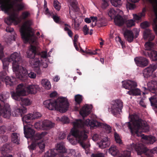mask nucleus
<instances>
[{
    "label": "nucleus",
    "instance_id": "nucleus-1",
    "mask_svg": "<svg viewBox=\"0 0 157 157\" xmlns=\"http://www.w3.org/2000/svg\"><path fill=\"white\" fill-rule=\"evenodd\" d=\"M129 118L130 121L127 124L132 134L141 137V141L144 144H152L155 141L156 139L154 136H148L141 134V132H146L149 130V126L145 121L140 119L136 114L129 116Z\"/></svg>",
    "mask_w": 157,
    "mask_h": 157
},
{
    "label": "nucleus",
    "instance_id": "nucleus-2",
    "mask_svg": "<svg viewBox=\"0 0 157 157\" xmlns=\"http://www.w3.org/2000/svg\"><path fill=\"white\" fill-rule=\"evenodd\" d=\"M77 128L81 129L73 126L71 130L70 134L68 136L67 139L69 142L73 145L76 144L77 143H79L82 147L85 150L86 153L87 155L90 153L89 147L90 144L89 142L86 144L83 142V141L87 138L86 133L87 131L84 130L81 131Z\"/></svg>",
    "mask_w": 157,
    "mask_h": 157
},
{
    "label": "nucleus",
    "instance_id": "nucleus-3",
    "mask_svg": "<svg viewBox=\"0 0 157 157\" xmlns=\"http://www.w3.org/2000/svg\"><path fill=\"white\" fill-rule=\"evenodd\" d=\"M44 106L50 110H57L64 113L67 110L69 104L67 99L65 97H59L56 100H47L43 102Z\"/></svg>",
    "mask_w": 157,
    "mask_h": 157
},
{
    "label": "nucleus",
    "instance_id": "nucleus-4",
    "mask_svg": "<svg viewBox=\"0 0 157 157\" xmlns=\"http://www.w3.org/2000/svg\"><path fill=\"white\" fill-rule=\"evenodd\" d=\"M32 24L30 20L25 22L21 28L20 32L22 38L25 43L28 42L37 46L39 43L34 35L33 30L31 27Z\"/></svg>",
    "mask_w": 157,
    "mask_h": 157
},
{
    "label": "nucleus",
    "instance_id": "nucleus-5",
    "mask_svg": "<svg viewBox=\"0 0 157 157\" xmlns=\"http://www.w3.org/2000/svg\"><path fill=\"white\" fill-rule=\"evenodd\" d=\"M74 127H77L82 129H86V126H93L98 125L104 128L107 133H109L111 131V127L108 125L102 123L94 121L93 119H87L84 122L80 119H76L72 122Z\"/></svg>",
    "mask_w": 157,
    "mask_h": 157
},
{
    "label": "nucleus",
    "instance_id": "nucleus-6",
    "mask_svg": "<svg viewBox=\"0 0 157 157\" xmlns=\"http://www.w3.org/2000/svg\"><path fill=\"white\" fill-rule=\"evenodd\" d=\"M69 4V13L71 18L74 20V27L75 30L79 29L80 25L82 21V18L80 16H76V13L79 9L77 5L76 0H68Z\"/></svg>",
    "mask_w": 157,
    "mask_h": 157
},
{
    "label": "nucleus",
    "instance_id": "nucleus-7",
    "mask_svg": "<svg viewBox=\"0 0 157 157\" xmlns=\"http://www.w3.org/2000/svg\"><path fill=\"white\" fill-rule=\"evenodd\" d=\"M128 149L131 150H135L137 152L138 155H141L143 153H144L147 157H152V153H157V147L154 148L151 151L143 144L138 143L136 144H132L128 147Z\"/></svg>",
    "mask_w": 157,
    "mask_h": 157
},
{
    "label": "nucleus",
    "instance_id": "nucleus-8",
    "mask_svg": "<svg viewBox=\"0 0 157 157\" xmlns=\"http://www.w3.org/2000/svg\"><path fill=\"white\" fill-rule=\"evenodd\" d=\"M12 66L13 71L15 72L16 77L21 80H25L27 76V70L21 66V60L12 62Z\"/></svg>",
    "mask_w": 157,
    "mask_h": 157
},
{
    "label": "nucleus",
    "instance_id": "nucleus-9",
    "mask_svg": "<svg viewBox=\"0 0 157 157\" xmlns=\"http://www.w3.org/2000/svg\"><path fill=\"white\" fill-rule=\"evenodd\" d=\"M122 86L125 89L129 90L127 94L130 95H138L141 94L140 90L138 89H133L137 86L136 83L134 81L130 80L122 81Z\"/></svg>",
    "mask_w": 157,
    "mask_h": 157
},
{
    "label": "nucleus",
    "instance_id": "nucleus-10",
    "mask_svg": "<svg viewBox=\"0 0 157 157\" xmlns=\"http://www.w3.org/2000/svg\"><path fill=\"white\" fill-rule=\"evenodd\" d=\"M123 107L121 100L117 99L113 101L108 108V111L114 115L120 114Z\"/></svg>",
    "mask_w": 157,
    "mask_h": 157
},
{
    "label": "nucleus",
    "instance_id": "nucleus-11",
    "mask_svg": "<svg viewBox=\"0 0 157 157\" xmlns=\"http://www.w3.org/2000/svg\"><path fill=\"white\" fill-rule=\"evenodd\" d=\"M26 87L22 84L18 85L16 89V92L12 91L10 92L12 98L16 100H19L21 96H25L27 95Z\"/></svg>",
    "mask_w": 157,
    "mask_h": 157
},
{
    "label": "nucleus",
    "instance_id": "nucleus-12",
    "mask_svg": "<svg viewBox=\"0 0 157 157\" xmlns=\"http://www.w3.org/2000/svg\"><path fill=\"white\" fill-rule=\"evenodd\" d=\"M21 60L20 53L14 52L8 58L2 60L3 64V68L4 70L7 71L9 62H16Z\"/></svg>",
    "mask_w": 157,
    "mask_h": 157
},
{
    "label": "nucleus",
    "instance_id": "nucleus-13",
    "mask_svg": "<svg viewBox=\"0 0 157 157\" xmlns=\"http://www.w3.org/2000/svg\"><path fill=\"white\" fill-rule=\"evenodd\" d=\"M47 132H43L41 133H36L32 138V143L30 146H29L30 150H34L36 146V142L39 141V140L43 139L44 140V138L47 135Z\"/></svg>",
    "mask_w": 157,
    "mask_h": 157
},
{
    "label": "nucleus",
    "instance_id": "nucleus-14",
    "mask_svg": "<svg viewBox=\"0 0 157 157\" xmlns=\"http://www.w3.org/2000/svg\"><path fill=\"white\" fill-rule=\"evenodd\" d=\"M5 71L2 72L0 74V78L2 79V81L4 79L6 84L7 86H11L15 84V78L13 77H9L6 76L5 77L7 71L4 70Z\"/></svg>",
    "mask_w": 157,
    "mask_h": 157
},
{
    "label": "nucleus",
    "instance_id": "nucleus-15",
    "mask_svg": "<svg viewBox=\"0 0 157 157\" xmlns=\"http://www.w3.org/2000/svg\"><path fill=\"white\" fill-rule=\"evenodd\" d=\"M11 115V109L10 106L8 103L5 104L2 109L0 111V123L2 122L1 118V116L3 117L9 118Z\"/></svg>",
    "mask_w": 157,
    "mask_h": 157
},
{
    "label": "nucleus",
    "instance_id": "nucleus-16",
    "mask_svg": "<svg viewBox=\"0 0 157 157\" xmlns=\"http://www.w3.org/2000/svg\"><path fill=\"white\" fill-rule=\"evenodd\" d=\"M24 133L27 138H32L34 136L35 131L33 129V125L30 124H26L24 125Z\"/></svg>",
    "mask_w": 157,
    "mask_h": 157
},
{
    "label": "nucleus",
    "instance_id": "nucleus-17",
    "mask_svg": "<svg viewBox=\"0 0 157 157\" xmlns=\"http://www.w3.org/2000/svg\"><path fill=\"white\" fill-rule=\"evenodd\" d=\"M40 88L39 85L36 84H31L26 87V90L28 94H35L40 90Z\"/></svg>",
    "mask_w": 157,
    "mask_h": 157
},
{
    "label": "nucleus",
    "instance_id": "nucleus-18",
    "mask_svg": "<svg viewBox=\"0 0 157 157\" xmlns=\"http://www.w3.org/2000/svg\"><path fill=\"white\" fill-rule=\"evenodd\" d=\"M92 106L91 105H86L81 109L79 113L80 115L84 117L88 115L91 112Z\"/></svg>",
    "mask_w": 157,
    "mask_h": 157
},
{
    "label": "nucleus",
    "instance_id": "nucleus-19",
    "mask_svg": "<svg viewBox=\"0 0 157 157\" xmlns=\"http://www.w3.org/2000/svg\"><path fill=\"white\" fill-rule=\"evenodd\" d=\"M156 81H157V79H155V81H153V82L151 81L148 82L147 84V89L145 87H143V90L145 91V92L143 93L144 94L147 93V91H148V90L151 91V92L153 94L156 92L155 87L157 84Z\"/></svg>",
    "mask_w": 157,
    "mask_h": 157
},
{
    "label": "nucleus",
    "instance_id": "nucleus-20",
    "mask_svg": "<svg viewBox=\"0 0 157 157\" xmlns=\"http://www.w3.org/2000/svg\"><path fill=\"white\" fill-rule=\"evenodd\" d=\"M134 60L137 65L141 67H145L148 63L147 59L142 57H136L134 59Z\"/></svg>",
    "mask_w": 157,
    "mask_h": 157
},
{
    "label": "nucleus",
    "instance_id": "nucleus-21",
    "mask_svg": "<svg viewBox=\"0 0 157 157\" xmlns=\"http://www.w3.org/2000/svg\"><path fill=\"white\" fill-rule=\"evenodd\" d=\"M155 64H152L146 68L144 71L143 75L145 78H147L151 76L152 72L156 69Z\"/></svg>",
    "mask_w": 157,
    "mask_h": 157
},
{
    "label": "nucleus",
    "instance_id": "nucleus-22",
    "mask_svg": "<svg viewBox=\"0 0 157 157\" xmlns=\"http://www.w3.org/2000/svg\"><path fill=\"white\" fill-rule=\"evenodd\" d=\"M123 12L121 10L119 9H117L115 10L114 9L112 8H110L107 11V14L109 17L111 18L114 17H115L118 14H123Z\"/></svg>",
    "mask_w": 157,
    "mask_h": 157
},
{
    "label": "nucleus",
    "instance_id": "nucleus-23",
    "mask_svg": "<svg viewBox=\"0 0 157 157\" xmlns=\"http://www.w3.org/2000/svg\"><path fill=\"white\" fill-rule=\"evenodd\" d=\"M36 47L32 45L29 46L28 51L27 52V56L28 58L33 59L36 53Z\"/></svg>",
    "mask_w": 157,
    "mask_h": 157
},
{
    "label": "nucleus",
    "instance_id": "nucleus-24",
    "mask_svg": "<svg viewBox=\"0 0 157 157\" xmlns=\"http://www.w3.org/2000/svg\"><path fill=\"white\" fill-rule=\"evenodd\" d=\"M99 148L104 149L109 146L110 144L109 139L107 137H105L102 139L99 142L97 143Z\"/></svg>",
    "mask_w": 157,
    "mask_h": 157
},
{
    "label": "nucleus",
    "instance_id": "nucleus-25",
    "mask_svg": "<svg viewBox=\"0 0 157 157\" xmlns=\"http://www.w3.org/2000/svg\"><path fill=\"white\" fill-rule=\"evenodd\" d=\"M27 112V108L25 107L19 108H16L12 112V115L13 116H18L22 115Z\"/></svg>",
    "mask_w": 157,
    "mask_h": 157
},
{
    "label": "nucleus",
    "instance_id": "nucleus-26",
    "mask_svg": "<svg viewBox=\"0 0 157 157\" xmlns=\"http://www.w3.org/2000/svg\"><path fill=\"white\" fill-rule=\"evenodd\" d=\"M40 60H41L37 56H36L34 59H33L30 61V64L33 68H39L41 64L43 66L42 63L43 62L41 61V62H40Z\"/></svg>",
    "mask_w": 157,
    "mask_h": 157
},
{
    "label": "nucleus",
    "instance_id": "nucleus-27",
    "mask_svg": "<svg viewBox=\"0 0 157 157\" xmlns=\"http://www.w3.org/2000/svg\"><path fill=\"white\" fill-rule=\"evenodd\" d=\"M10 146L8 144H5L0 149V151L3 155L2 157H12L11 155H8L7 153L9 152L10 150Z\"/></svg>",
    "mask_w": 157,
    "mask_h": 157
},
{
    "label": "nucleus",
    "instance_id": "nucleus-28",
    "mask_svg": "<svg viewBox=\"0 0 157 157\" xmlns=\"http://www.w3.org/2000/svg\"><path fill=\"white\" fill-rule=\"evenodd\" d=\"M155 88L156 92L154 94H155V95H153L151 98H149V100L151 102L152 105H154L155 108L154 109L155 111H157V83L156 85Z\"/></svg>",
    "mask_w": 157,
    "mask_h": 157
},
{
    "label": "nucleus",
    "instance_id": "nucleus-29",
    "mask_svg": "<svg viewBox=\"0 0 157 157\" xmlns=\"http://www.w3.org/2000/svg\"><path fill=\"white\" fill-rule=\"evenodd\" d=\"M43 130H47L53 127L55 124L48 120H44L42 121Z\"/></svg>",
    "mask_w": 157,
    "mask_h": 157
},
{
    "label": "nucleus",
    "instance_id": "nucleus-30",
    "mask_svg": "<svg viewBox=\"0 0 157 157\" xmlns=\"http://www.w3.org/2000/svg\"><path fill=\"white\" fill-rule=\"evenodd\" d=\"M40 56L42 58V59H40L41 61L42 62H43L42 63L43 67L45 68L47 67L48 66V61L46 58L47 56V52L46 51L42 52L40 54Z\"/></svg>",
    "mask_w": 157,
    "mask_h": 157
},
{
    "label": "nucleus",
    "instance_id": "nucleus-31",
    "mask_svg": "<svg viewBox=\"0 0 157 157\" xmlns=\"http://www.w3.org/2000/svg\"><path fill=\"white\" fill-rule=\"evenodd\" d=\"M56 149L57 152L63 154L67 152L64 143L63 142L57 144L56 147Z\"/></svg>",
    "mask_w": 157,
    "mask_h": 157
},
{
    "label": "nucleus",
    "instance_id": "nucleus-32",
    "mask_svg": "<svg viewBox=\"0 0 157 157\" xmlns=\"http://www.w3.org/2000/svg\"><path fill=\"white\" fill-rule=\"evenodd\" d=\"M122 14H118L115 17L114 22L116 25L120 26L122 25L124 22V18L121 15Z\"/></svg>",
    "mask_w": 157,
    "mask_h": 157
},
{
    "label": "nucleus",
    "instance_id": "nucleus-33",
    "mask_svg": "<svg viewBox=\"0 0 157 157\" xmlns=\"http://www.w3.org/2000/svg\"><path fill=\"white\" fill-rule=\"evenodd\" d=\"M146 11V10L144 8L143 9L142 12L139 13L138 15L133 14V19L135 20L138 21H141L142 18L144 17L145 16V12Z\"/></svg>",
    "mask_w": 157,
    "mask_h": 157
},
{
    "label": "nucleus",
    "instance_id": "nucleus-34",
    "mask_svg": "<svg viewBox=\"0 0 157 157\" xmlns=\"http://www.w3.org/2000/svg\"><path fill=\"white\" fill-rule=\"evenodd\" d=\"M18 101H20L21 105L24 106H29L31 105L32 101L28 98H21Z\"/></svg>",
    "mask_w": 157,
    "mask_h": 157
},
{
    "label": "nucleus",
    "instance_id": "nucleus-35",
    "mask_svg": "<svg viewBox=\"0 0 157 157\" xmlns=\"http://www.w3.org/2000/svg\"><path fill=\"white\" fill-rule=\"evenodd\" d=\"M124 35L128 41L131 42L133 39V34L132 31L126 30L124 33Z\"/></svg>",
    "mask_w": 157,
    "mask_h": 157
},
{
    "label": "nucleus",
    "instance_id": "nucleus-36",
    "mask_svg": "<svg viewBox=\"0 0 157 157\" xmlns=\"http://www.w3.org/2000/svg\"><path fill=\"white\" fill-rule=\"evenodd\" d=\"M41 85L45 89L49 90L51 87V85L50 81L47 79H43L41 81Z\"/></svg>",
    "mask_w": 157,
    "mask_h": 157
},
{
    "label": "nucleus",
    "instance_id": "nucleus-37",
    "mask_svg": "<svg viewBox=\"0 0 157 157\" xmlns=\"http://www.w3.org/2000/svg\"><path fill=\"white\" fill-rule=\"evenodd\" d=\"M154 37L151 35V30L147 29L145 30L144 33V38L145 40L148 39L150 40H152Z\"/></svg>",
    "mask_w": 157,
    "mask_h": 157
},
{
    "label": "nucleus",
    "instance_id": "nucleus-38",
    "mask_svg": "<svg viewBox=\"0 0 157 157\" xmlns=\"http://www.w3.org/2000/svg\"><path fill=\"white\" fill-rule=\"evenodd\" d=\"M32 115L31 113L28 114L22 117V119L24 125L29 123L31 120H33Z\"/></svg>",
    "mask_w": 157,
    "mask_h": 157
},
{
    "label": "nucleus",
    "instance_id": "nucleus-39",
    "mask_svg": "<svg viewBox=\"0 0 157 157\" xmlns=\"http://www.w3.org/2000/svg\"><path fill=\"white\" fill-rule=\"evenodd\" d=\"M109 152L112 155L115 156L119 152V151L116 146L112 145L109 149Z\"/></svg>",
    "mask_w": 157,
    "mask_h": 157
},
{
    "label": "nucleus",
    "instance_id": "nucleus-40",
    "mask_svg": "<svg viewBox=\"0 0 157 157\" xmlns=\"http://www.w3.org/2000/svg\"><path fill=\"white\" fill-rule=\"evenodd\" d=\"M97 26L100 27L106 25V21L104 18L98 17L97 21Z\"/></svg>",
    "mask_w": 157,
    "mask_h": 157
},
{
    "label": "nucleus",
    "instance_id": "nucleus-41",
    "mask_svg": "<svg viewBox=\"0 0 157 157\" xmlns=\"http://www.w3.org/2000/svg\"><path fill=\"white\" fill-rule=\"evenodd\" d=\"M9 95L8 93H3L0 95V100L4 103V105L6 103L9 104L6 101V99L9 98Z\"/></svg>",
    "mask_w": 157,
    "mask_h": 157
},
{
    "label": "nucleus",
    "instance_id": "nucleus-42",
    "mask_svg": "<svg viewBox=\"0 0 157 157\" xmlns=\"http://www.w3.org/2000/svg\"><path fill=\"white\" fill-rule=\"evenodd\" d=\"M147 55L150 57L151 59L153 61L157 60V52L154 51H152L151 52H147ZM147 56V54H145Z\"/></svg>",
    "mask_w": 157,
    "mask_h": 157
},
{
    "label": "nucleus",
    "instance_id": "nucleus-43",
    "mask_svg": "<svg viewBox=\"0 0 157 157\" xmlns=\"http://www.w3.org/2000/svg\"><path fill=\"white\" fill-rule=\"evenodd\" d=\"M19 135L16 133H13L11 135V140L13 143L18 144L19 142Z\"/></svg>",
    "mask_w": 157,
    "mask_h": 157
},
{
    "label": "nucleus",
    "instance_id": "nucleus-44",
    "mask_svg": "<svg viewBox=\"0 0 157 157\" xmlns=\"http://www.w3.org/2000/svg\"><path fill=\"white\" fill-rule=\"evenodd\" d=\"M46 142L45 140H42L36 142V146L38 145L40 149L44 150Z\"/></svg>",
    "mask_w": 157,
    "mask_h": 157
},
{
    "label": "nucleus",
    "instance_id": "nucleus-45",
    "mask_svg": "<svg viewBox=\"0 0 157 157\" xmlns=\"http://www.w3.org/2000/svg\"><path fill=\"white\" fill-rule=\"evenodd\" d=\"M56 154L53 150H49L45 154L44 157H55Z\"/></svg>",
    "mask_w": 157,
    "mask_h": 157
},
{
    "label": "nucleus",
    "instance_id": "nucleus-46",
    "mask_svg": "<svg viewBox=\"0 0 157 157\" xmlns=\"http://www.w3.org/2000/svg\"><path fill=\"white\" fill-rule=\"evenodd\" d=\"M34 126L37 129L43 130L42 121H38L35 122L34 124Z\"/></svg>",
    "mask_w": 157,
    "mask_h": 157
},
{
    "label": "nucleus",
    "instance_id": "nucleus-47",
    "mask_svg": "<svg viewBox=\"0 0 157 157\" xmlns=\"http://www.w3.org/2000/svg\"><path fill=\"white\" fill-rule=\"evenodd\" d=\"M56 120L58 121H61L63 123H68L69 121L68 118L66 116H63L60 118L59 117H57Z\"/></svg>",
    "mask_w": 157,
    "mask_h": 157
},
{
    "label": "nucleus",
    "instance_id": "nucleus-48",
    "mask_svg": "<svg viewBox=\"0 0 157 157\" xmlns=\"http://www.w3.org/2000/svg\"><path fill=\"white\" fill-rule=\"evenodd\" d=\"M30 13L29 12L25 11L22 13L20 16V18L22 19H25L30 17Z\"/></svg>",
    "mask_w": 157,
    "mask_h": 157
},
{
    "label": "nucleus",
    "instance_id": "nucleus-49",
    "mask_svg": "<svg viewBox=\"0 0 157 157\" xmlns=\"http://www.w3.org/2000/svg\"><path fill=\"white\" fill-rule=\"evenodd\" d=\"M33 120L37 119L40 117L42 115L41 114L37 112H34L33 113H31Z\"/></svg>",
    "mask_w": 157,
    "mask_h": 157
},
{
    "label": "nucleus",
    "instance_id": "nucleus-50",
    "mask_svg": "<svg viewBox=\"0 0 157 157\" xmlns=\"http://www.w3.org/2000/svg\"><path fill=\"white\" fill-rule=\"evenodd\" d=\"M53 6L57 11L59 10L61 8L60 4L57 0H54Z\"/></svg>",
    "mask_w": 157,
    "mask_h": 157
},
{
    "label": "nucleus",
    "instance_id": "nucleus-51",
    "mask_svg": "<svg viewBox=\"0 0 157 157\" xmlns=\"http://www.w3.org/2000/svg\"><path fill=\"white\" fill-rule=\"evenodd\" d=\"M153 44L152 42H147L145 44L146 50H151L153 48Z\"/></svg>",
    "mask_w": 157,
    "mask_h": 157
},
{
    "label": "nucleus",
    "instance_id": "nucleus-52",
    "mask_svg": "<svg viewBox=\"0 0 157 157\" xmlns=\"http://www.w3.org/2000/svg\"><path fill=\"white\" fill-rule=\"evenodd\" d=\"M110 1L112 5L115 7L121 5V0H111Z\"/></svg>",
    "mask_w": 157,
    "mask_h": 157
},
{
    "label": "nucleus",
    "instance_id": "nucleus-53",
    "mask_svg": "<svg viewBox=\"0 0 157 157\" xmlns=\"http://www.w3.org/2000/svg\"><path fill=\"white\" fill-rule=\"evenodd\" d=\"M130 155V151L126 150L122 152L120 156L121 157H129Z\"/></svg>",
    "mask_w": 157,
    "mask_h": 157
},
{
    "label": "nucleus",
    "instance_id": "nucleus-54",
    "mask_svg": "<svg viewBox=\"0 0 157 157\" xmlns=\"http://www.w3.org/2000/svg\"><path fill=\"white\" fill-rule=\"evenodd\" d=\"M75 100L76 102L78 104H79L82 100V98L81 95L78 94L75 96Z\"/></svg>",
    "mask_w": 157,
    "mask_h": 157
},
{
    "label": "nucleus",
    "instance_id": "nucleus-55",
    "mask_svg": "<svg viewBox=\"0 0 157 157\" xmlns=\"http://www.w3.org/2000/svg\"><path fill=\"white\" fill-rule=\"evenodd\" d=\"M91 26L92 27H94V26H95V25H97V20L98 19V18L97 17H91Z\"/></svg>",
    "mask_w": 157,
    "mask_h": 157
},
{
    "label": "nucleus",
    "instance_id": "nucleus-56",
    "mask_svg": "<svg viewBox=\"0 0 157 157\" xmlns=\"http://www.w3.org/2000/svg\"><path fill=\"white\" fill-rule=\"evenodd\" d=\"M114 137L116 142L120 144L122 143V140L119 135L116 132L114 133Z\"/></svg>",
    "mask_w": 157,
    "mask_h": 157
},
{
    "label": "nucleus",
    "instance_id": "nucleus-57",
    "mask_svg": "<svg viewBox=\"0 0 157 157\" xmlns=\"http://www.w3.org/2000/svg\"><path fill=\"white\" fill-rule=\"evenodd\" d=\"M126 25L128 27H131L135 25V21L132 19L127 20L126 22Z\"/></svg>",
    "mask_w": 157,
    "mask_h": 157
},
{
    "label": "nucleus",
    "instance_id": "nucleus-58",
    "mask_svg": "<svg viewBox=\"0 0 157 157\" xmlns=\"http://www.w3.org/2000/svg\"><path fill=\"white\" fill-rule=\"evenodd\" d=\"M110 0H102L101 7L103 9H105L109 5Z\"/></svg>",
    "mask_w": 157,
    "mask_h": 157
},
{
    "label": "nucleus",
    "instance_id": "nucleus-59",
    "mask_svg": "<svg viewBox=\"0 0 157 157\" xmlns=\"http://www.w3.org/2000/svg\"><path fill=\"white\" fill-rule=\"evenodd\" d=\"M126 6L127 9H129L130 10H133L136 7L135 5L131 4L128 2L126 4Z\"/></svg>",
    "mask_w": 157,
    "mask_h": 157
},
{
    "label": "nucleus",
    "instance_id": "nucleus-60",
    "mask_svg": "<svg viewBox=\"0 0 157 157\" xmlns=\"http://www.w3.org/2000/svg\"><path fill=\"white\" fill-rule=\"evenodd\" d=\"M54 21L56 23H60L61 22V20L60 17L57 15H54L52 16Z\"/></svg>",
    "mask_w": 157,
    "mask_h": 157
},
{
    "label": "nucleus",
    "instance_id": "nucleus-61",
    "mask_svg": "<svg viewBox=\"0 0 157 157\" xmlns=\"http://www.w3.org/2000/svg\"><path fill=\"white\" fill-rule=\"evenodd\" d=\"M78 36L77 34L75 35L74 36V39L73 40L74 44V46L75 47L77 51L78 50V48L77 47V45L76 43L77 41V40H78Z\"/></svg>",
    "mask_w": 157,
    "mask_h": 157
},
{
    "label": "nucleus",
    "instance_id": "nucleus-62",
    "mask_svg": "<svg viewBox=\"0 0 157 157\" xmlns=\"http://www.w3.org/2000/svg\"><path fill=\"white\" fill-rule=\"evenodd\" d=\"M101 138V134L98 135L97 134H94L92 137V139L94 141H96Z\"/></svg>",
    "mask_w": 157,
    "mask_h": 157
},
{
    "label": "nucleus",
    "instance_id": "nucleus-63",
    "mask_svg": "<svg viewBox=\"0 0 157 157\" xmlns=\"http://www.w3.org/2000/svg\"><path fill=\"white\" fill-rule=\"evenodd\" d=\"M115 40L116 42H119L122 45V48L125 47V45H124V42L122 41L121 38L119 36L116 37L115 38Z\"/></svg>",
    "mask_w": 157,
    "mask_h": 157
},
{
    "label": "nucleus",
    "instance_id": "nucleus-64",
    "mask_svg": "<svg viewBox=\"0 0 157 157\" xmlns=\"http://www.w3.org/2000/svg\"><path fill=\"white\" fill-rule=\"evenodd\" d=\"M91 157H104V155L102 153L93 154L91 156Z\"/></svg>",
    "mask_w": 157,
    "mask_h": 157
}]
</instances>
